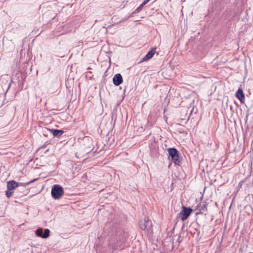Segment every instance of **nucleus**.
Segmentation results:
<instances>
[{
    "label": "nucleus",
    "instance_id": "nucleus-1",
    "mask_svg": "<svg viewBox=\"0 0 253 253\" xmlns=\"http://www.w3.org/2000/svg\"><path fill=\"white\" fill-rule=\"evenodd\" d=\"M35 179L26 183H18L16 182L15 181L12 180L9 181L7 183V190L5 191V195L7 198H10L13 194V190L16 187L19 186H23L29 184L35 181Z\"/></svg>",
    "mask_w": 253,
    "mask_h": 253
},
{
    "label": "nucleus",
    "instance_id": "nucleus-2",
    "mask_svg": "<svg viewBox=\"0 0 253 253\" xmlns=\"http://www.w3.org/2000/svg\"><path fill=\"white\" fill-rule=\"evenodd\" d=\"M169 157L171 158V161L175 165L180 166L181 161L179 159L178 151L175 148H169L168 149Z\"/></svg>",
    "mask_w": 253,
    "mask_h": 253
},
{
    "label": "nucleus",
    "instance_id": "nucleus-3",
    "mask_svg": "<svg viewBox=\"0 0 253 253\" xmlns=\"http://www.w3.org/2000/svg\"><path fill=\"white\" fill-rule=\"evenodd\" d=\"M51 194L54 199H59L64 194V189L59 185H54L51 189Z\"/></svg>",
    "mask_w": 253,
    "mask_h": 253
},
{
    "label": "nucleus",
    "instance_id": "nucleus-4",
    "mask_svg": "<svg viewBox=\"0 0 253 253\" xmlns=\"http://www.w3.org/2000/svg\"><path fill=\"white\" fill-rule=\"evenodd\" d=\"M182 210L179 213L180 218L182 221L186 219L190 215L193 210L190 207H186L182 206Z\"/></svg>",
    "mask_w": 253,
    "mask_h": 253
},
{
    "label": "nucleus",
    "instance_id": "nucleus-5",
    "mask_svg": "<svg viewBox=\"0 0 253 253\" xmlns=\"http://www.w3.org/2000/svg\"><path fill=\"white\" fill-rule=\"evenodd\" d=\"M49 233L50 230L48 229H45L44 233H43L42 228H39L36 231V235L43 239L47 238L49 236Z\"/></svg>",
    "mask_w": 253,
    "mask_h": 253
},
{
    "label": "nucleus",
    "instance_id": "nucleus-6",
    "mask_svg": "<svg viewBox=\"0 0 253 253\" xmlns=\"http://www.w3.org/2000/svg\"><path fill=\"white\" fill-rule=\"evenodd\" d=\"M123 77L119 73L116 74L113 78V83L116 86L120 85L123 83Z\"/></svg>",
    "mask_w": 253,
    "mask_h": 253
},
{
    "label": "nucleus",
    "instance_id": "nucleus-7",
    "mask_svg": "<svg viewBox=\"0 0 253 253\" xmlns=\"http://www.w3.org/2000/svg\"><path fill=\"white\" fill-rule=\"evenodd\" d=\"M235 96L240 100L241 103L245 101V95L243 90L241 88H239L237 91Z\"/></svg>",
    "mask_w": 253,
    "mask_h": 253
},
{
    "label": "nucleus",
    "instance_id": "nucleus-8",
    "mask_svg": "<svg viewBox=\"0 0 253 253\" xmlns=\"http://www.w3.org/2000/svg\"><path fill=\"white\" fill-rule=\"evenodd\" d=\"M151 226L152 223L149 220H146V219H144L143 220H141L140 221V228L142 230H145L147 228V227L149 225Z\"/></svg>",
    "mask_w": 253,
    "mask_h": 253
},
{
    "label": "nucleus",
    "instance_id": "nucleus-9",
    "mask_svg": "<svg viewBox=\"0 0 253 253\" xmlns=\"http://www.w3.org/2000/svg\"><path fill=\"white\" fill-rule=\"evenodd\" d=\"M49 130L53 135L54 137H60L64 133V131L61 129H48Z\"/></svg>",
    "mask_w": 253,
    "mask_h": 253
},
{
    "label": "nucleus",
    "instance_id": "nucleus-10",
    "mask_svg": "<svg viewBox=\"0 0 253 253\" xmlns=\"http://www.w3.org/2000/svg\"><path fill=\"white\" fill-rule=\"evenodd\" d=\"M199 208V211L197 212V214H206V212L207 211V205L206 203L200 204Z\"/></svg>",
    "mask_w": 253,
    "mask_h": 253
},
{
    "label": "nucleus",
    "instance_id": "nucleus-11",
    "mask_svg": "<svg viewBox=\"0 0 253 253\" xmlns=\"http://www.w3.org/2000/svg\"><path fill=\"white\" fill-rule=\"evenodd\" d=\"M108 244L113 249H117L118 247V245L116 244V243L115 242L114 240H113L112 239L109 240Z\"/></svg>",
    "mask_w": 253,
    "mask_h": 253
},
{
    "label": "nucleus",
    "instance_id": "nucleus-12",
    "mask_svg": "<svg viewBox=\"0 0 253 253\" xmlns=\"http://www.w3.org/2000/svg\"><path fill=\"white\" fill-rule=\"evenodd\" d=\"M156 52V48H152L150 51H149L147 53V55L150 58H151L154 55Z\"/></svg>",
    "mask_w": 253,
    "mask_h": 253
},
{
    "label": "nucleus",
    "instance_id": "nucleus-13",
    "mask_svg": "<svg viewBox=\"0 0 253 253\" xmlns=\"http://www.w3.org/2000/svg\"><path fill=\"white\" fill-rule=\"evenodd\" d=\"M143 8L140 7V6L139 5L132 13H131V15H133L134 14H136V13H137L138 12H139Z\"/></svg>",
    "mask_w": 253,
    "mask_h": 253
},
{
    "label": "nucleus",
    "instance_id": "nucleus-14",
    "mask_svg": "<svg viewBox=\"0 0 253 253\" xmlns=\"http://www.w3.org/2000/svg\"><path fill=\"white\" fill-rule=\"evenodd\" d=\"M150 59L147 55H146L141 60V62H144V61H147L148 60V59Z\"/></svg>",
    "mask_w": 253,
    "mask_h": 253
},
{
    "label": "nucleus",
    "instance_id": "nucleus-15",
    "mask_svg": "<svg viewBox=\"0 0 253 253\" xmlns=\"http://www.w3.org/2000/svg\"><path fill=\"white\" fill-rule=\"evenodd\" d=\"M245 180H241L239 183V185H238V186L241 188L242 186V185L244 184V183L245 182Z\"/></svg>",
    "mask_w": 253,
    "mask_h": 253
},
{
    "label": "nucleus",
    "instance_id": "nucleus-16",
    "mask_svg": "<svg viewBox=\"0 0 253 253\" xmlns=\"http://www.w3.org/2000/svg\"><path fill=\"white\" fill-rule=\"evenodd\" d=\"M180 236L179 235L177 239L178 242L180 243L182 241V239H180Z\"/></svg>",
    "mask_w": 253,
    "mask_h": 253
},
{
    "label": "nucleus",
    "instance_id": "nucleus-17",
    "mask_svg": "<svg viewBox=\"0 0 253 253\" xmlns=\"http://www.w3.org/2000/svg\"><path fill=\"white\" fill-rule=\"evenodd\" d=\"M145 5V3H144L143 2L140 5V7H143V6Z\"/></svg>",
    "mask_w": 253,
    "mask_h": 253
},
{
    "label": "nucleus",
    "instance_id": "nucleus-18",
    "mask_svg": "<svg viewBox=\"0 0 253 253\" xmlns=\"http://www.w3.org/2000/svg\"><path fill=\"white\" fill-rule=\"evenodd\" d=\"M10 86V84H9V85H8V89H9V88Z\"/></svg>",
    "mask_w": 253,
    "mask_h": 253
},
{
    "label": "nucleus",
    "instance_id": "nucleus-19",
    "mask_svg": "<svg viewBox=\"0 0 253 253\" xmlns=\"http://www.w3.org/2000/svg\"><path fill=\"white\" fill-rule=\"evenodd\" d=\"M111 225V223H109L108 225L110 226Z\"/></svg>",
    "mask_w": 253,
    "mask_h": 253
},
{
    "label": "nucleus",
    "instance_id": "nucleus-20",
    "mask_svg": "<svg viewBox=\"0 0 253 253\" xmlns=\"http://www.w3.org/2000/svg\"><path fill=\"white\" fill-rule=\"evenodd\" d=\"M115 228V229L116 230V229H117V226H116Z\"/></svg>",
    "mask_w": 253,
    "mask_h": 253
}]
</instances>
